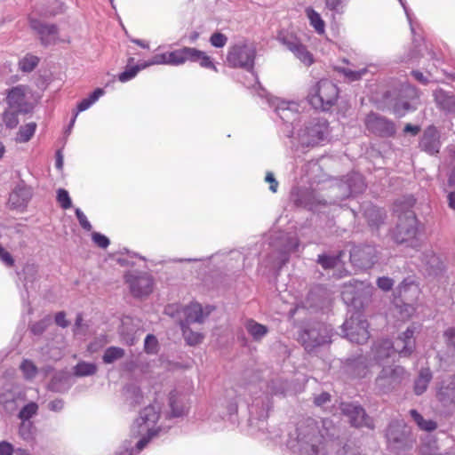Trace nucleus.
I'll use <instances>...</instances> for the list:
<instances>
[{"label": "nucleus", "mask_w": 455, "mask_h": 455, "mask_svg": "<svg viewBox=\"0 0 455 455\" xmlns=\"http://www.w3.org/2000/svg\"><path fill=\"white\" fill-rule=\"evenodd\" d=\"M324 1H325V6L327 9L341 13V12H343V8H344L345 4L349 0H324Z\"/></svg>", "instance_id": "obj_51"}, {"label": "nucleus", "mask_w": 455, "mask_h": 455, "mask_svg": "<svg viewBox=\"0 0 455 455\" xmlns=\"http://www.w3.org/2000/svg\"><path fill=\"white\" fill-rule=\"evenodd\" d=\"M189 396L190 395L188 391H181L177 388L170 392L168 397V408L164 411V418L160 421V423L159 420L161 419V414L159 404L154 403L148 405L155 407L159 415L155 423V427H158L160 426H170L165 432L161 433L160 436L166 434L180 419H183L188 416L191 403Z\"/></svg>", "instance_id": "obj_4"}, {"label": "nucleus", "mask_w": 455, "mask_h": 455, "mask_svg": "<svg viewBox=\"0 0 455 455\" xmlns=\"http://www.w3.org/2000/svg\"><path fill=\"white\" fill-rule=\"evenodd\" d=\"M55 323L58 326L62 328H66L69 324V322L66 319V314L63 311L58 312L55 315Z\"/></svg>", "instance_id": "obj_61"}, {"label": "nucleus", "mask_w": 455, "mask_h": 455, "mask_svg": "<svg viewBox=\"0 0 455 455\" xmlns=\"http://www.w3.org/2000/svg\"><path fill=\"white\" fill-rule=\"evenodd\" d=\"M305 12L309 20L310 26L314 28L315 31L319 35L324 34L325 22L322 19L321 15L312 7L306 8Z\"/></svg>", "instance_id": "obj_31"}, {"label": "nucleus", "mask_w": 455, "mask_h": 455, "mask_svg": "<svg viewBox=\"0 0 455 455\" xmlns=\"http://www.w3.org/2000/svg\"><path fill=\"white\" fill-rule=\"evenodd\" d=\"M21 114L20 112H16L15 110H6L3 115V120L5 125L10 128H15L19 124L18 115Z\"/></svg>", "instance_id": "obj_46"}, {"label": "nucleus", "mask_w": 455, "mask_h": 455, "mask_svg": "<svg viewBox=\"0 0 455 455\" xmlns=\"http://www.w3.org/2000/svg\"><path fill=\"white\" fill-rule=\"evenodd\" d=\"M364 124L371 133L379 137L387 138L395 134V124L391 120L373 112L366 116Z\"/></svg>", "instance_id": "obj_17"}, {"label": "nucleus", "mask_w": 455, "mask_h": 455, "mask_svg": "<svg viewBox=\"0 0 455 455\" xmlns=\"http://www.w3.org/2000/svg\"><path fill=\"white\" fill-rule=\"evenodd\" d=\"M105 93L104 90L101 88H97L94 90L88 98L84 99L78 105L77 110L78 112L84 111L88 109L94 102H96L100 97H101Z\"/></svg>", "instance_id": "obj_38"}, {"label": "nucleus", "mask_w": 455, "mask_h": 455, "mask_svg": "<svg viewBox=\"0 0 455 455\" xmlns=\"http://www.w3.org/2000/svg\"><path fill=\"white\" fill-rule=\"evenodd\" d=\"M225 391L224 397L220 400V406L226 410L221 415L223 419L232 424L237 422L239 404L243 402L249 412V426L251 429L265 433L267 431L268 412L272 408L271 396L287 395L300 391L291 382L276 378L270 381L263 380L259 371H248Z\"/></svg>", "instance_id": "obj_1"}, {"label": "nucleus", "mask_w": 455, "mask_h": 455, "mask_svg": "<svg viewBox=\"0 0 455 455\" xmlns=\"http://www.w3.org/2000/svg\"><path fill=\"white\" fill-rule=\"evenodd\" d=\"M411 75L413 76V77L419 81V83H421L422 84H427L428 83V80L427 78L420 72V71H418V70H413L411 72Z\"/></svg>", "instance_id": "obj_64"}, {"label": "nucleus", "mask_w": 455, "mask_h": 455, "mask_svg": "<svg viewBox=\"0 0 455 455\" xmlns=\"http://www.w3.org/2000/svg\"><path fill=\"white\" fill-rule=\"evenodd\" d=\"M265 180L266 182L269 183L270 186H269V189L273 192V193H275L277 191V188H278V182L277 180L275 179L274 175L272 172H267L266 174V177H265Z\"/></svg>", "instance_id": "obj_62"}, {"label": "nucleus", "mask_w": 455, "mask_h": 455, "mask_svg": "<svg viewBox=\"0 0 455 455\" xmlns=\"http://www.w3.org/2000/svg\"><path fill=\"white\" fill-rule=\"evenodd\" d=\"M409 414L420 430L432 432L437 428V423L435 420L425 419L417 410H410Z\"/></svg>", "instance_id": "obj_29"}, {"label": "nucleus", "mask_w": 455, "mask_h": 455, "mask_svg": "<svg viewBox=\"0 0 455 455\" xmlns=\"http://www.w3.org/2000/svg\"><path fill=\"white\" fill-rule=\"evenodd\" d=\"M340 71L350 81H357L366 74L367 69L363 68L361 70L354 71L349 68H342Z\"/></svg>", "instance_id": "obj_50"}, {"label": "nucleus", "mask_w": 455, "mask_h": 455, "mask_svg": "<svg viewBox=\"0 0 455 455\" xmlns=\"http://www.w3.org/2000/svg\"><path fill=\"white\" fill-rule=\"evenodd\" d=\"M338 97L337 85L327 79H323L310 89L307 100L315 109L326 111L335 105Z\"/></svg>", "instance_id": "obj_7"}, {"label": "nucleus", "mask_w": 455, "mask_h": 455, "mask_svg": "<svg viewBox=\"0 0 455 455\" xmlns=\"http://www.w3.org/2000/svg\"><path fill=\"white\" fill-rule=\"evenodd\" d=\"M187 61L199 62L202 68L217 71L216 66L204 52L192 47H183L172 52H166L164 53L156 54L153 57L150 64H167L178 66L184 64Z\"/></svg>", "instance_id": "obj_5"}, {"label": "nucleus", "mask_w": 455, "mask_h": 455, "mask_svg": "<svg viewBox=\"0 0 455 455\" xmlns=\"http://www.w3.org/2000/svg\"><path fill=\"white\" fill-rule=\"evenodd\" d=\"M377 250L371 245H356L350 251L351 263L360 268H371L377 261Z\"/></svg>", "instance_id": "obj_19"}, {"label": "nucleus", "mask_w": 455, "mask_h": 455, "mask_svg": "<svg viewBox=\"0 0 455 455\" xmlns=\"http://www.w3.org/2000/svg\"><path fill=\"white\" fill-rule=\"evenodd\" d=\"M57 201L60 207L64 210L69 209L72 206V202L69 197L68 192L64 188H60L57 192Z\"/></svg>", "instance_id": "obj_49"}, {"label": "nucleus", "mask_w": 455, "mask_h": 455, "mask_svg": "<svg viewBox=\"0 0 455 455\" xmlns=\"http://www.w3.org/2000/svg\"><path fill=\"white\" fill-rule=\"evenodd\" d=\"M36 435V427L31 420L20 421L19 426V435L26 442H32L35 440Z\"/></svg>", "instance_id": "obj_32"}, {"label": "nucleus", "mask_w": 455, "mask_h": 455, "mask_svg": "<svg viewBox=\"0 0 455 455\" xmlns=\"http://www.w3.org/2000/svg\"><path fill=\"white\" fill-rule=\"evenodd\" d=\"M95 371H55L51 381L48 383V389L56 393L67 392L76 379L78 378L91 376Z\"/></svg>", "instance_id": "obj_18"}, {"label": "nucleus", "mask_w": 455, "mask_h": 455, "mask_svg": "<svg viewBox=\"0 0 455 455\" xmlns=\"http://www.w3.org/2000/svg\"><path fill=\"white\" fill-rule=\"evenodd\" d=\"M369 324L366 320L361 319L360 315H352L343 323L346 337L357 344L365 343L370 338L368 331Z\"/></svg>", "instance_id": "obj_16"}, {"label": "nucleus", "mask_w": 455, "mask_h": 455, "mask_svg": "<svg viewBox=\"0 0 455 455\" xmlns=\"http://www.w3.org/2000/svg\"><path fill=\"white\" fill-rule=\"evenodd\" d=\"M385 437L388 448L393 451L409 450L414 443L411 430L403 419L391 420L386 429Z\"/></svg>", "instance_id": "obj_8"}, {"label": "nucleus", "mask_w": 455, "mask_h": 455, "mask_svg": "<svg viewBox=\"0 0 455 455\" xmlns=\"http://www.w3.org/2000/svg\"><path fill=\"white\" fill-rule=\"evenodd\" d=\"M37 411L38 404L36 402H29L20 410L18 418L20 421L30 420L31 418L37 414Z\"/></svg>", "instance_id": "obj_39"}, {"label": "nucleus", "mask_w": 455, "mask_h": 455, "mask_svg": "<svg viewBox=\"0 0 455 455\" xmlns=\"http://www.w3.org/2000/svg\"><path fill=\"white\" fill-rule=\"evenodd\" d=\"M256 51L247 44H235L229 48L227 61L230 67L251 70L254 67Z\"/></svg>", "instance_id": "obj_14"}, {"label": "nucleus", "mask_w": 455, "mask_h": 455, "mask_svg": "<svg viewBox=\"0 0 455 455\" xmlns=\"http://www.w3.org/2000/svg\"><path fill=\"white\" fill-rule=\"evenodd\" d=\"M76 216L78 220L80 226L86 231H91L92 227L90 221L87 220V217L84 214V212L80 209H76Z\"/></svg>", "instance_id": "obj_55"}, {"label": "nucleus", "mask_w": 455, "mask_h": 455, "mask_svg": "<svg viewBox=\"0 0 455 455\" xmlns=\"http://www.w3.org/2000/svg\"><path fill=\"white\" fill-rule=\"evenodd\" d=\"M420 455H455L454 451L440 452L435 441L423 443L419 448Z\"/></svg>", "instance_id": "obj_34"}, {"label": "nucleus", "mask_w": 455, "mask_h": 455, "mask_svg": "<svg viewBox=\"0 0 455 455\" xmlns=\"http://www.w3.org/2000/svg\"><path fill=\"white\" fill-rule=\"evenodd\" d=\"M437 106L444 111L455 114V96L449 95L443 90H436L434 92Z\"/></svg>", "instance_id": "obj_26"}, {"label": "nucleus", "mask_w": 455, "mask_h": 455, "mask_svg": "<svg viewBox=\"0 0 455 455\" xmlns=\"http://www.w3.org/2000/svg\"><path fill=\"white\" fill-rule=\"evenodd\" d=\"M51 323V318L49 316L36 322L30 325V331L35 335H41L48 328Z\"/></svg>", "instance_id": "obj_47"}, {"label": "nucleus", "mask_w": 455, "mask_h": 455, "mask_svg": "<svg viewBox=\"0 0 455 455\" xmlns=\"http://www.w3.org/2000/svg\"><path fill=\"white\" fill-rule=\"evenodd\" d=\"M331 395L328 392H322L314 397V404L317 407L325 408L331 403Z\"/></svg>", "instance_id": "obj_53"}, {"label": "nucleus", "mask_w": 455, "mask_h": 455, "mask_svg": "<svg viewBox=\"0 0 455 455\" xmlns=\"http://www.w3.org/2000/svg\"><path fill=\"white\" fill-rule=\"evenodd\" d=\"M14 447L7 441L0 442V455H13Z\"/></svg>", "instance_id": "obj_59"}, {"label": "nucleus", "mask_w": 455, "mask_h": 455, "mask_svg": "<svg viewBox=\"0 0 455 455\" xmlns=\"http://www.w3.org/2000/svg\"><path fill=\"white\" fill-rule=\"evenodd\" d=\"M0 259L10 267L14 264V260L12 255L7 251H5L2 246H0Z\"/></svg>", "instance_id": "obj_63"}, {"label": "nucleus", "mask_w": 455, "mask_h": 455, "mask_svg": "<svg viewBox=\"0 0 455 455\" xmlns=\"http://www.w3.org/2000/svg\"><path fill=\"white\" fill-rule=\"evenodd\" d=\"M293 54L307 67L311 66L315 61L313 54L303 44L293 52Z\"/></svg>", "instance_id": "obj_41"}, {"label": "nucleus", "mask_w": 455, "mask_h": 455, "mask_svg": "<svg viewBox=\"0 0 455 455\" xmlns=\"http://www.w3.org/2000/svg\"><path fill=\"white\" fill-rule=\"evenodd\" d=\"M150 62L143 64V65H136L132 67H127L125 70L118 75V80L122 83H125L134 78L137 74L143 68L150 66Z\"/></svg>", "instance_id": "obj_36"}, {"label": "nucleus", "mask_w": 455, "mask_h": 455, "mask_svg": "<svg viewBox=\"0 0 455 455\" xmlns=\"http://www.w3.org/2000/svg\"><path fill=\"white\" fill-rule=\"evenodd\" d=\"M26 91L24 85L12 87L9 91L6 101L10 109L22 114L29 113L32 110L33 106L27 100Z\"/></svg>", "instance_id": "obj_20"}, {"label": "nucleus", "mask_w": 455, "mask_h": 455, "mask_svg": "<svg viewBox=\"0 0 455 455\" xmlns=\"http://www.w3.org/2000/svg\"><path fill=\"white\" fill-rule=\"evenodd\" d=\"M286 446L297 455H327L323 435H319L313 419L298 424L296 428L289 433Z\"/></svg>", "instance_id": "obj_3"}, {"label": "nucleus", "mask_w": 455, "mask_h": 455, "mask_svg": "<svg viewBox=\"0 0 455 455\" xmlns=\"http://www.w3.org/2000/svg\"><path fill=\"white\" fill-rule=\"evenodd\" d=\"M159 415L153 406H146L140 411L139 417L134 420L132 432L134 436L140 435V438L134 446L129 443L124 444L123 450L115 455H138L156 437H159L162 432H165L170 426H160L155 427V423Z\"/></svg>", "instance_id": "obj_2"}, {"label": "nucleus", "mask_w": 455, "mask_h": 455, "mask_svg": "<svg viewBox=\"0 0 455 455\" xmlns=\"http://www.w3.org/2000/svg\"><path fill=\"white\" fill-rule=\"evenodd\" d=\"M124 281L129 285L132 296L136 298L148 296L153 291L154 279L148 273L127 272L124 275Z\"/></svg>", "instance_id": "obj_15"}, {"label": "nucleus", "mask_w": 455, "mask_h": 455, "mask_svg": "<svg viewBox=\"0 0 455 455\" xmlns=\"http://www.w3.org/2000/svg\"><path fill=\"white\" fill-rule=\"evenodd\" d=\"M412 108L407 101L397 100L394 105V111L398 116H403L406 112L411 110Z\"/></svg>", "instance_id": "obj_56"}, {"label": "nucleus", "mask_w": 455, "mask_h": 455, "mask_svg": "<svg viewBox=\"0 0 455 455\" xmlns=\"http://www.w3.org/2000/svg\"><path fill=\"white\" fill-rule=\"evenodd\" d=\"M189 325L190 323H180L182 335L186 342L189 346H196L197 344H200L204 339V335L201 332L193 331Z\"/></svg>", "instance_id": "obj_33"}, {"label": "nucleus", "mask_w": 455, "mask_h": 455, "mask_svg": "<svg viewBox=\"0 0 455 455\" xmlns=\"http://www.w3.org/2000/svg\"><path fill=\"white\" fill-rule=\"evenodd\" d=\"M419 147L430 155L439 152L441 147L440 134L435 126L430 125L424 131L419 141Z\"/></svg>", "instance_id": "obj_23"}, {"label": "nucleus", "mask_w": 455, "mask_h": 455, "mask_svg": "<svg viewBox=\"0 0 455 455\" xmlns=\"http://www.w3.org/2000/svg\"><path fill=\"white\" fill-rule=\"evenodd\" d=\"M339 409L341 413L347 418L352 427L374 429L373 419L367 414L363 407L358 403L341 402Z\"/></svg>", "instance_id": "obj_13"}, {"label": "nucleus", "mask_w": 455, "mask_h": 455, "mask_svg": "<svg viewBox=\"0 0 455 455\" xmlns=\"http://www.w3.org/2000/svg\"><path fill=\"white\" fill-rule=\"evenodd\" d=\"M435 385L437 411L444 417L452 415L455 412V373L443 372L436 378Z\"/></svg>", "instance_id": "obj_6"}, {"label": "nucleus", "mask_w": 455, "mask_h": 455, "mask_svg": "<svg viewBox=\"0 0 455 455\" xmlns=\"http://www.w3.org/2000/svg\"><path fill=\"white\" fill-rule=\"evenodd\" d=\"M244 327L255 341H260L268 332V328L266 325L259 323L253 319L246 320Z\"/></svg>", "instance_id": "obj_28"}, {"label": "nucleus", "mask_w": 455, "mask_h": 455, "mask_svg": "<svg viewBox=\"0 0 455 455\" xmlns=\"http://www.w3.org/2000/svg\"><path fill=\"white\" fill-rule=\"evenodd\" d=\"M433 379L432 371H419V374L414 380L413 391L416 395L424 394L430 381Z\"/></svg>", "instance_id": "obj_30"}, {"label": "nucleus", "mask_w": 455, "mask_h": 455, "mask_svg": "<svg viewBox=\"0 0 455 455\" xmlns=\"http://www.w3.org/2000/svg\"><path fill=\"white\" fill-rule=\"evenodd\" d=\"M279 41L292 53L302 44L300 40L292 34L280 36Z\"/></svg>", "instance_id": "obj_40"}, {"label": "nucleus", "mask_w": 455, "mask_h": 455, "mask_svg": "<svg viewBox=\"0 0 455 455\" xmlns=\"http://www.w3.org/2000/svg\"><path fill=\"white\" fill-rule=\"evenodd\" d=\"M415 328L408 327L405 331H403L398 338L395 339L394 343H392L388 339H383V344L379 347V353L381 354V349L390 350L395 358L399 356H408L410 355L415 349L416 342L414 339Z\"/></svg>", "instance_id": "obj_12"}, {"label": "nucleus", "mask_w": 455, "mask_h": 455, "mask_svg": "<svg viewBox=\"0 0 455 455\" xmlns=\"http://www.w3.org/2000/svg\"><path fill=\"white\" fill-rule=\"evenodd\" d=\"M342 255V251H339V253L336 257H331L325 254L319 255L317 259V263H319L324 269H331L337 266V263L340 259Z\"/></svg>", "instance_id": "obj_43"}, {"label": "nucleus", "mask_w": 455, "mask_h": 455, "mask_svg": "<svg viewBox=\"0 0 455 455\" xmlns=\"http://www.w3.org/2000/svg\"><path fill=\"white\" fill-rule=\"evenodd\" d=\"M377 284L379 289H381L385 291H388L392 289V287L394 285V281H393V279H391L389 277L382 276V277L378 278Z\"/></svg>", "instance_id": "obj_57"}, {"label": "nucleus", "mask_w": 455, "mask_h": 455, "mask_svg": "<svg viewBox=\"0 0 455 455\" xmlns=\"http://www.w3.org/2000/svg\"><path fill=\"white\" fill-rule=\"evenodd\" d=\"M92 239L93 243L100 248L105 249L109 245L108 238L100 233L93 232L92 234Z\"/></svg>", "instance_id": "obj_54"}, {"label": "nucleus", "mask_w": 455, "mask_h": 455, "mask_svg": "<svg viewBox=\"0 0 455 455\" xmlns=\"http://www.w3.org/2000/svg\"><path fill=\"white\" fill-rule=\"evenodd\" d=\"M124 350L118 347H109L106 349L102 360L105 363H113L124 356Z\"/></svg>", "instance_id": "obj_35"}, {"label": "nucleus", "mask_w": 455, "mask_h": 455, "mask_svg": "<svg viewBox=\"0 0 455 455\" xmlns=\"http://www.w3.org/2000/svg\"><path fill=\"white\" fill-rule=\"evenodd\" d=\"M64 404H65V403H64L63 399L57 398V399L50 401L47 404V408L51 411L60 412L63 410Z\"/></svg>", "instance_id": "obj_58"}, {"label": "nucleus", "mask_w": 455, "mask_h": 455, "mask_svg": "<svg viewBox=\"0 0 455 455\" xmlns=\"http://www.w3.org/2000/svg\"><path fill=\"white\" fill-rule=\"evenodd\" d=\"M397 296L401 301L406 305L411 306L419 299L420 289L414 282L404 280L396 290Z\"/></svg>", "instance_id": "obj_24"}, {"label": "nucleus", "mask_w": 455, "mask_h": 455, "mask_svg": "<svg viewBox=\"0 0 455 455\" xmlns=\"http://www.w3.org/2000/svg\"><path fill=\"white\" fill-rule=\"evenodd\" d=\"M144 350L148 354H156L159 350V343L156 337L148 334L144 341Z\"/></svg>", "instance_id": "obj_45"}, {"label": "nucleus", "mask_w": 455, "mask_h": 455, "mask_svg": "<svg viewBox=\"0 0 455 455\" xmlns=\"http://www.w3.org/2000/svg\"><path fill=\"white\" fill-rule=\"evenodd\" d=\"M32 197V190L25 185H18L10 194L8 204L11 209L23 212Z\"/></svg>", "instance_id": "obj_21"}, {"label": "nucleus", "mask_w": 455, "mask_h": 455, "mask_svg": "<svg viewBox=\"0 0 455 455\" xmlns=\"http://www.w3.org/2000/svg\"><path fill=\"white\" fill-rule=\"evenodd\" d=\"M299 339L305 349L311 351L331 342V329L325 323H315L301 331Z\"/></svg>", "instance_id": "obj_11"}, {"label": "nucleus", "mask_w": 455, "mask_h": 455, "mask_svg": "<svg viewBox=\"0 0 455 455\" xmlns=\"http://www.w3.org/2000/svg\"><path fill=\"white\" fill-rule=\"evenodd\" d=\"M322 427H323L322 430H319L317 428V431H318L319 435H323V440L324 439V436H326L330 439L335 438V436L337 435V431H336V427L331 419H330L328 418L323 419H322Z\"/></svg>", "instance_id": "obj_42"}, {"label": "nucleus", "mask_w": 455, "mask_h": 455, "mask_svg": "<svg viewBox=\"0 0 455 455\" xmlns=\"http://www.w3.org/2000/svg\"><path fill=\"white\" fill-rule=\"evenodd\" d=\"M39 59L38 57L31 54H27L19 63L20 68L22 71L30 72L32 71L38 64Z\"/></svg>", "instance_id": "obj_44"}, {"label": "nucleus", "mask_w": 455, "mask_h": 455, "mask_svg": "<svg viewBox=\"0 0 455 455\" xmlns=\"http://www.w3.org/2000/svg\"><path fill=\"white\" fill-rule=\"evenodd\" d=\"M31 28L40 35L41 42L49 44L55 40L58 28L53 24H45L37 20L30 21Z\"/></svg>", "instance_id": "obj_25"}, {"label": "nucleus", "mask_w": 455, "mask_h": 455, "mask_svg": "<svg viewBox=\"0 0 455 455\" xmlns=\"http://www.w3.org/2000/svg\"><path fill=\"white\" fill-rule=\"evenodd\" d=\"M212 308L206 307L203 308L202 305L197 302H191L189 305L183 307L182 312L184 320L180 323H202L204 319L211 314Z\"/></svg>", "instance_id": "obj_22"}, {"label": "nucleus", "mask_w": 455, "mask_h": 455, "mask_svg": "<svg viewBox=\"0 0 455 455\" xmlns=\"http://www.w3.org/2000/svg\"><path fill=\"white\" fill-rule=\"evenodd\" d=\"M150 371H123L121 378L129 380L124 387V396L132 406L140 405L144 400V389L149 381L148 374Z\"/></svg>", "instance_id": "obj_9"}, {"label": "nucleus", "mask_w": 455, "mask_h": 455, "mask_svg": "<svg viewBox=\"0 0 455 455\" xmlns=\"http://www.w3.org/2000/svg\"><path fill=\"white\" fill-rule=\"evenodd\" d=\"M383 344V340H380L379 342H378L375 347H374V356H375V359L378 361V362H383V361H386V360H388L389 358H392V360L394 361L395 360V356H394V354L389 350L387 349H384L382 348L381 349V354L379 353V347Z\"/></svg>", "instance_id": "obj_48"}, {"label": "nucleus", "mask_w": 455, "mask_h": 455, "mask_svg": "<svg viewBox=\"0 0 455 455\" xmlns=\"http://www.w3.org/2000/svg\"><path fill=\"white\" fill-rule=\"evenodd\" d=\"M36 124L35 123H28L21 126L17 133L16 140L18 142H28L35 134Z\"/></svg>", "instance_id": "obj_37"}, {"label": "nucleus", "mask_w": 455, "mask_h": 455, "mask_svg": "<svg viewBox=\"0 0 455 455\" xmlns=\"http://www.w3.org/2000/svg\"><path fill=\"white\" fill-rule=\"evenodd\" d=\"M448 346L455 348V329L450 328L443 334Z\"/></svg>", "instance_id": "obj_60"}, {"label": "nucleus", "mask_w": 455, "mask_h": 455, "mask_svg": "<svg viewBox=\"0 0 455 455\" xmlns=\"http://www.w3.org/2000/svg\"><path fill=\"white\" fill-rule=\"evenodd\" d=\"M364 215L369 226L375 229L379 228V226L384 222L386 217L385 212L376 206L368 207L365 210Z\"/></svg>", "instance_id": "obj_27"}, {"label": "nucleus", "mask_w": 455, "mask_h": 455, "mask_svg": "<svg viewBox=\"0 0 455 455\" xmlns=\"http://www.w3.org/2000/svg\"><path fill=\"white\" fill-rule=\"evenodd\" d=\"M228 42V37L220 32L214 33L210 37V43L212 46L217 48H221L226 45Z\"/></svg>", "instance_id": "obj_52"}, {"label": "nucleus", "mask_w": 455, "mask_h": 455, "mask_svg": "<svg viewBox=\"0 0 455 455\" xmlns=\"http://www.w3.org/2000/svg\"><path fill=\"white\" fill-rule=\"evenodd\" d=\"M418 232V220L411 211L399 216L397 224L391 233V237L396 243H410L413 245Z\"/></svg>", "instance_id": "obj_10"}]
</instances>
